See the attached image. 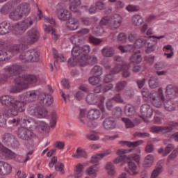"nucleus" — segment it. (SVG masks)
I'll list each match as a JSON object with an SVG mask.
<instances>
[{"instance_id": "obj_1", "label": "nucleus", "mask_w": 178, "mask_h": 178, "mask_svg": "<svg viewBox=\"0 0 178 178\" xmlns=\"http://www.w3.org/2000/svg\"><path fill=\"white\" fill-rule=\"evenodd\" d=\"M38 38H40V32L37 31V29L32 28L27 31L25 39L24 40L21 39L24 43L13 45L10 48V52L14 54H20L29 48L28 45H32V44L37 42Z\"/></svg>"}, {"instance_id": "obj_2", "label": "nucleus", "mask_w": 178, "mask_h": 178, "mask_svg": "<svg viewBox=\"0 0 178 178\" xmlns=\"http://www.w3.org/2000/svg\"><path fill=\"white\" fill-rule=\"evenodd\" d=\"M15 86H11L10 91L13 94L22 92L23 90L29 88V84H35L38 81V77L35 74H24L22 76H18L15 79Z\"/></svg>"}, {"instance_id": "obj_3", "label": "nucleus", "mask_w": 178, "mask_h": 178, "mask_svg": "<svg viewBox=\"0 0 178 178\" xmlns=\"http://www.w3.org/2000/svg\"><path fill=\"white\" fill-rule=\"evenodd\" d=\"M178 97V88L173 85H168L166 87L165 96L164 99L163 106L167 112H173L176 111V103L172 101Z\"/></svg>"}, {"instance_id": "obj_4", "label": "nucleus", "mask_w": 178, "mask_h": 178, "mask_svg": "<svg viewBox=\"0 0 178 178\" xmlns=\"http://www.w3.org/2000/svg\"><path fill=\"white\" fill-rule=\"evenodd\" d=\"M25 97L30 101L38 99L42 105L44 106H51L54 103V97L49 93H40L38 90H31L25 93Z\"/></svg>"}, {"instance_id": "obj_5", "label": "nucleus", "mask_w": 178, "mask_h": 178, "mask_svg": "<svg viewBox=\"0 0 178 178\" xmlns=\"http://www.w3.org/2000/svg\"><path fill=\"white\" fill-rule=\"evenodd\" d=\"M50 125L49 126L45 122L42 121H36L33 118H30L29 120L23 119V122L26 123V126L29 127L30 129H37V127H40L41 126L42 130H47L48 127H55L56 126V120L58 119V115H56V112L53 111L50 115Z\"/></svg>"}, {"instance_id": "obj_6", "label": "nucleus", "mask_w": 178, "mask_h": 178, "mask_svg": "<svg viewBox=\"0 0 178 178\" xmlns=\"http://www.w3.org/2000/svg\"><path fill=\"white\" fill-rule=\"evenodd\" d=\"M19 58L24 63L38 62L40 60V53L35 49H30L26 52H22Z\"/></svg>"}, {"instance_id": "obj_7", "label": "nucleus", "mask_w": 178, "mask_h": 178, "mask_svg": "<svg viewBox=\"0 0 178 178\" xmlns=\"http://www.w3.org/2000/svg\"><path fill=\"white\" fill-rule=\"evenodd\" d=\"M24 111H26V102L15 99L11 108L7 110V115L8 116H17L19 112H24Z\"/></svg>"}, {"instance_id": "obj_8", "label": "nucleus", "mask_w": 178, "mask_h": 178, "mask_svg": "<svg viewBox=\"0 0 178 178\" xmlns=\"http://www.w3.org/2000/svg\"><path fill=\"white\" fill-rule=\"evenodd\" d=\"M33 26V19L31 17H28L26 19L19 22L17 25L13 26L14 33L16 35H22L30 27Z\"/></svg>"}, {"instance_id": "obj_9", "label": "nucleus", "mask_w": 178, "mask_h": 178, "mask_svg": "<svg viewBox=\"0 0 178 178\" xmlns=\"http://www.w3.org/2000/svg\"><path fill=\"white\" fill-rule=\"evenodd\" d=\"M17 136L19 138L24 140V141H30V140H33V138H35L37 137V135L32 129L24 127L18 128Z\"/></svg>"}, {"instance_id": "obj_10", "label": "nucleus", "mask_w": 178, "mask_h": 178, "mask_svg": "<svg viewBox=\"0 0 178 178\" xmlns=\"http://www.w3.org/2000/svg\"><path fill=\"white\" fill-rule=\"evenodd\" d=\"M2 143L10 148H17L20 143L16 136L10 133H5L2 136Z\"/></svg>"}, {"instance_id": "obj_11", "label": "nucleus", "mask_w": 178, "mask_h": 178, "mask_svg": "<svg viewBox=\"0 0 178 178\" xmlns=\"http://www.w3.org/2000/svg\"><path fill=\"white\" fill-rule=\"evenodd\" d=\"M31 115L35 116L38 119H42L48 115V111L37 104H32L29 109Z\"/></svg>"}, {"instance_id": "obj_12", "label": "nucleus", "mask_w": 178, "mask_h": 178, "mask_svg": "<svg viewBox=\"0 0 178 178\" xmlns=\"http://www.w3.org/2000/svg\"><path fill=\"white\" fill-rule=\"evenodd\" d=\"M153 94H154V95L150 97L152 106L156 108H161L162 106V102L165 101V96H163L162 88H159L158 92Z\"/></svg>"}, {"instance_id": "obj_13", "label": "nucleus", "mask_w": 178, "mask_h": 178, "mask_svg": "<svg viewBox=\"0 0 178 178\" xmlns=\"http://www.w3.org/2000/svg\"><path fill=\"white\" fill-rule=\"evenodd\" d=\"M104 120L103 127L105 130H113L116 129V120L115 118L110 116L108 117V114L104 113L102 115Z\"/></svg>"}, {"instance_id": "obj_14", "label": "nucleus", "mask_w": 178, "mask_h": 178, "mask_svg": "<svg viewBox=\"0 0 178 178\" xmlns=\"http://www.w3.org/2000/svg\"><path fill=\"white\" fill-rule=\"evenodd\" d=\"M60 5H61L63 8H58L56 10V16L59 20L67 22L68 19H70L72 14L70 11L65 8V4L63 3H60Z\"/></svg>"}, {"instance_id": "obj_15", "label": "nucleus", "mask_w": 178, "mask_h": 178, "mask_svg": "<svg viewBox=\"0 0 178 178\" xmlns=\"http://www.w3.org/2000/svg\"><path fill=\"white\" fill-rule=\"evenodd\" d=\"M123 22V18L119 14H114L110 17L109 27L111 30H118L120 26H122V22Z\"/></svg>"}, {"instance_id": "obj_16", "label": "nucleus", "mask_w": 178, "mask_h": 178, "mask_svg": "<svg viewBox=\"0 0 178 178\" xmlns=\"http://www.w3.org/2000/svg\"><path fill=\"white\" fill-rule=\"evenodd\" d=\"M78 60L81 66H88V65L92 66L95 63H97L98 58L95 56L85 55L82 56Z\"/></svg>"}, {"instance_id": "obj_17", "label": "nucleus", "mask_w": 178, "mask_h": 178, "mask_svg": "<svg viewBox=\"0 0 178 178\" xmlns=\"http://www.w3.org/2000/svg\"><path fill=\"white\" fill-rule=\"evenodd\" d=\"M86 102L89 105H95V104H104L105 102V97L98 96L95 93H89L86 97Z\"/></svg>"}, {"instance_id": "obj_18", "label": "nucleus", "mask_w": 178, "mask_h": 178, "mask_svg": "<svg viewBox=\"0 0 178 178\" xmlns=\"http://www.w3.org/2000/svg\"><path fill=\"white\" fill-rule=\"evenodd\" d=\"M168 143H170V140H163V144L165 145H167V146L165 149L163 147H161L158 149L159 154H161L162 156H168L169 153L172 152V151L175 149V145Z\"/></svg>"}, {"instance_id": "obj_19", "label": "nucleus", "mask_w": 178, "mask_h": 178, "mask_svg": "<svg viewBox=\"0 0 178 178\" xmlns=\"http://www.w3.org/2000/svg\"><path fill=\"white\" fill-rule=\"evenodd\" d=\"M71 55L72 56V58H70L68 60V63L71 66H74L76 62H79V59H80L81 56V51H80V48L76 46L72 48L71 51ZM77 56H80L77 58Z\"/></svg>"}, {"instance_id": "obj_20", "label": "nucleus", "mask_w": 178, "mask_h": 178, "mask_svg": "<svg viewBox=\"0 0 178 178\" xmlns=\"http://www.w3.org/2000/svg\"><path fill=\"white\" fill-rule=\"evenodd\" d=\"M22 72H23V67L19 65L14 64L8 67L7 69L8 77H12V76H19Z\"/></svg>"}, {"instance_id": "obj_21", "label": "nucleus", "mask_w": 178, "mask_h": 178, "mask_svg": "<svg viewBox=\"0 0 178 178\" xmlns=\"http://www.w3.org/2000/svg\"><path fill=\"white\" fill-rule=\"evenodd\" d=\"M111 154H112V149H108L104 150L102 153L93 155L90 160V163H98L101 159H104L105 156H108V155H111Z\"/></svg>"}, {"instance_id": "obj_22", "label": "nucleus", "mask_w": 178, "mask_h": 178, "mask_svg": "<svg viewBox=\"0 0 178 178\" xmlns=\"http://www.w3.org/2000/svg\"><path fill=\"white\" fill-rule=\"evenodd\" d=\"M12 173V165L5 161H0V175L8 176Z\"/></svg>"}, {"instance_id": "obj_23", "label": "nucleus", "mask_w": 178, "mask_h": 178, "mask_svg": "<svg viewBox=\"0 0 178 178\" xmlns=\"http://www.w3.org/2000/svg\"><path fill=\"white\" fill-rule=\"evenodd\" d=\"M34 6L38 10V20H44L46 23H49L50 24H53L54 26L56 24V22H55L54 18L49 19V17H44V15H42V11L40 9V8H38V4L35 3Z\"/></svg>"}, {"instance_id": "obj_24", "label": "nucleus", "mask_w": 178, "mask_h": 178, "mask_svg": "<svg viewBox=\"0 0 178 178\" xmlns=\"http://www.w3.org/2000/svg\"><path fill=\"white\" fill-rule=\"evenodd\" d=\"M129 152H131V149H120L118 150L116 154L117 155H119V156L114 160V163H120V162H124L126 159V156L124 154H129Z\"/></svg>"}, {"instance_id": "obj_25", "label": "nucleus", "mask_w": 178, "mask_h": 178, "mask_svg": "<svg viewBox=\"0 0 178 178\" xmlns=\"http://www.w3.org/2000/svg\"><path fill=\"white\" fill-rule=\"evenodd\" d=\"M152 113H154V111L149 104H145L140 106V114L143 118H151Z\"/></svg>"}, {"instance_id": "obj_26", "label": "nucleus", "mask_w": 178, "mask_h": 178, "mask_svg": "<svg viewBox=\"0 0 178 178\" xmlns=\"http://www.w3.org/2000/svg\"><path fill=\"white\" fill-rule=\"evenodd\" d=\"M67 22L66 27L67 30H70L71 31H73L74 30H77L79 29V19L77 18L70 17V19H68Z\"/></svg>"}, {"instance_id": "obj_27", "label": "nucleus", "mask_w": 178, "mask_h": 178, "mask_svg": "<svg viewBox=\"0 0 178 178\" xmlns=\"http://www.w3.org/2000/svg\"><path fill=\"white\" fill-rule=\"evenodd\" d=\"M13 30V26L10 23L3 22L0 24V35H5Z\"/></svg>"}, {"instance_id": "obj_28", "label": "nucleus", "mask_w": 178, "mask_h": 178, "mask_svg": "<svg viewBox=\"0 0 178 178\" xmlns=\"http://www.w3.org/2000/svg\"><path fill=\"white\" fill-rule=\"evenodd\" d=\"M0 152H2L3 155L8 159H15L16 158V153L12 152L7 147H3V145L0 143Z\"/></svg>"}, {"instance_id": "obj_29", "label": "nucleus", "mask_w": 178, "mask_h": 178, "mask_svg": "<svg viewBox=\"0 0 178 178\" xmlns=\"http://www.w3.org/2000/svg\"><path fill=\"white\" fill-rule=\"evenodd\" d=\"M17 9L21 13V15L23 16H27V15L30 14V12L31 11V8L30 7V4L27 3H22L20 5L17 6Z\"/></svg>"}, {"instance_id": "obj_30", "label": "nucleus", "mask_w": 178, "mask_h": 178, "mask_svg": "<svg viewBox=\"0 0 178 178\" xmlns=\"http://www.w3.org/2000/svg\"><path fill=\"white\" fill-rule=\"evenodd\" d=\"M87 118L90 120H97L101 118V111L97 108H92L88 111Z\"/></svg>"}, {"instance_id": "obj_31", "label": "nucleus", "mask_w": 178, "mask_h": 178, "mask_svg": "<svg viewBox=\"0 0 178 178\" xmlns=\"http://www.w3.org/2000/svg\"><path fill=\"white\" fill-rule=\"evenodd\" d=\"M15 97L11 95H3L0 97L1 103L5 106H13L15 102Z\"/></svg>"}, {"instance_id": "obj_32", "label": "nucleus", "mask_w": 178, "mask_h": 178, "mask_svg": "<svg viewBox=\"0 0 178 178\" xmlns=\"http://www.w3.org/2000/svg\"><path fill=\"white\" fill-rule=\"evenodd\" d=\"M102 54L105 58H111L113 55H115V49L110 46H106L102 49Z\"/></svg>"}, {"instance_id": "obj_33", "label": "nucleus", "mask_w": 178, "mask_h": 178, "mask_svg": "<svg viewBox=\"0 0 178 178\" xmlns=\"http://www.w3.org/2000/svg\"><path fill=\"white\" fill-rule=\"evenodd\" d=\"M120 144H124L127 145L129 148H136L137 147H140L142 144H144V140H139L134 142L131 141H120Z\"/></svg>"}, {"instance_id": "obj_34", "label": "nucleus", "mask_w": 178, "mask_h": 178, "mask_svg": "<svg viewBox=\"0 0 178 178\" xmlns=\"http://www.w3.org/2000/svg\"><path fill=\"white\" fill-rule=\"evenodd\" d=\"M163 161H159L156 166V168L152 171L151 178H156L159 175L163 172V167L162 166Z\"/></svg>"}, {"instance_id": "obj_35", "label": "nucleus", "mask_w": 178, "mask_h": 178, "mask_svg": "<svg viewBox=\"0 0 178 178\" xmlns=\"http://www.w3.org/2000/svg\"><path fill=\"white\" fill-rule=\"evenodd\" d=\"M128 168L129 169L127 170V172L129 173L131 176H136L138 175V172H137V165H136L135 162L128 161Z\"/></svg>"}, {"instance_id": "obj_36", "label": "nucleus", "mask_w": 178, "mask_h": 178, "mask_svg": "<svg viewBox=\"0 0 178 178\" xmlns=\"http://www.w3.org/2000/svg\"><path fill=\"white\" fill-rule=\"evenodd\" d=\"M72 158L76 159H81V158H87V152L84 151L81 147H78L76 151V154H72Z\"/></svg>"}, {"instance_id": "obj_37", "label": "nucleus", "mask_w": 178, "mask_h": 178, "mask_svg": "<svg viewBox=\"0 0 178 178\" xmlns=\"http://www.w3.org/2000/svg\"><path fill=\"white\" fill-rule=\"evenodd\" d=\"M131 22L133 26H141L144 23V19L141 15L137 14L132 17Z\"/></svg>"}, {"instance_id": "obj_38", "label": "nucleus", "mask_w": 178, "mask_h": 178, "mask_svg": "<svg viewBox=\"0 0 178 178\" xmlns=\"http://www.w3.org/2000/svg\"><path fill=\"white\" fill-rule=\"evenodd\" d=\"M140 50L135 52L130 58V60L131 63H140V62L143 60V58L141 57V55H140Z\"/></svg>"}, {"instance_id": "obj_39", "label": "nucleus", "mask_w": 178, "mask_h": 178, "mask_svg": "<svg viewBox=\"0 0 178 178\" xmlns=\"http://www.w3.org/2000/svg\"><path fill=\"white\" fill-rule=\"evenodd\" d=\"M53 56L54 59H56V60L54 61L55 67H56L58 62H65V57L62 54H58V51H56V49H53Z\"/></svg>"}, {"instance_id": "obj_40", "label": "nucleus", "mask_w": 178, "mask_h": 178, "mask_svg": "<svg viewBox=\"0 0 178 178\" xmlns=\"http://www.w3.org/2000/svg\"><path fill=\"white\" fill-rule=\"evenodd\" d=\"M9 17L10 19H11V20H13L14 22H17V20H20V19H22L23 16L20 13V11L15 10L9 14Z\"/></svg>"}, {"instance_id": "obj_41", "label": "nucleus", "mask_w": 178, "mask_h": 178, "mask_svg": "<svg viewBox=\"0 0 178 178\" xmlns=\"http://www.w3.org/2000/svg\"><path fill=\"white\" fill-rule=\"evenodd\" d=\"M98 164H95L87 169V173L89 176L97 177V172H98Z\"/></svg>"}, {"instance_id": "obj_42", "label": "nucleus", "mask_w": 178, "mask_h": 178, "mask_svg": "<svg viewBox=\"0 0 178 178\" xmlns=\"http://www.w3.org/2000/svg\"><path fill=\"white\" fill-rule=\"evenodd\" d=\"M118 49L124 54L126 52H134L136 49L133 44H127L125 46H119Z\"/></svg>"}, {"instance_id": "obj_43", "label": "nucleus", "mask_w": 178, "mask_h": 178, "mask_svg": "<svg viewBox=\"0 0 178 178\" xmlns=\"http://www.w3.org/2000/svg\"><path fill=\"white\" fill-rule=\"evenodd\" d=\"M84 169V165L81 163H79L76 166V170L74 173V176L75 177H81L84 174V172L83 170Z\"/></svg>"}, {"instance_id": "obj_44", "label": "nucleus", "mask_w": 178, "mask_h": 178, "mask_svg": "<svg viewBox=\"0 0 178 178\" xmlns=\"http://www.w3.org/2000/svg\"><path fill=\"white\" fill-rule=\"evenodd\" d=\"M124 113L126 116H133L136 113L134 106L131 104H127L124 107Z\"/></svg>"}, {"instance_id": "obj_45", "label": "nucleus", "mask_w": 178, "mask_h": 178, "mask_svg": "<svg viewBox=\"0 0 178 178\" xmlns=\"http://www.w3.org/2000/svg\"><path fill=\"white\" fill-rule=\"evenodd\" d=\"M90 73L93 74V76H102L103 70L102 67L99 65H95L93 68L91 70Z\"/></svg>"}, {"instance_id": "obj_46", "label": "nucleus", "mask_w": 178, "mask_h": 178, "mask_svg": "<svg viewBox=\"0 0 178 178\" xmlns=\"http://www.w3.org/2000/svg\"><path fill=\"white\" fill-rule=\"evenodd\" d=\"M88 82L90 86H98L101 83V78L95 75L88 78Z\"/></svg>"}, {"instance_id": "obj_47", "label": "nucleus", "mask_w": 178, "mask_h": 178, "mask_svg": "<svg viewBox=\"0 0 178 178\" xmlns=\"http://www.w3.org/2000/svg\"><path fill=\"white\" fill-rule=\"evenodd\" d=\"M106 170L110 176H113L115 175V165H113V163L108 162L106 165Z\"/></svg>"}, {"instance_id": "obj_48", "label": "nucleus", "mask_w": 178, "mask_h": 178, "mask_svg": "<svg viewBox=\"0 0 178 178\" xmlns=\"http://www.w3.org/2000/svg\"><path fill=\"white\" fill-rule=\"evenodd\" d=\"M149 87L151 88H157L159 87V80L155 77H151L149 81Z\"/></svg>"}, {"instance_id": "obj_49", "label": "nucleus", "mask_w": 178, "mask_h": 178, "mask_svg": "<svg viewBox=\"0 0 178 178\" xmlns=\"http://www.w3.org/2000/svg\"><path fill=\"white\" fill-rule=\"evenodd\" d=\"M44 30L45 33H51L52 35H54V40L59 38V36L55 33V29H53L51 25L44 24Z\"/></svg>"}, {"instance_id": "obj_50", "label": "nucleus", "mask_w": 178, "mask_h": 178, "mask_svg": "<svg viewBox=\"0 0 178 178\" xmlns=\"http://www.w3.org/2000/svg\"><path fill=\"white\" fill-rule=\"evenodd\" d=\"M90 51H91V47H90V45L85 44L81 48H80V52H81L80 58H81L82 56H85V55H87V54H90Z\"/></svg>"}, {"instance_id": "obj_51", "label": "nucleus", "mask_w": 178, "mask_h": 178, "mask_svg": "<svg viewBox=\"0 0 178 178\" xmlns=\"http://www.w3.org/2000/svg\"><path fill=\"white\" fill-rule=\"evenodd\" d=\"M11 9H12V4L10 3H7L1 7V13L3 15H8V13L10 12Z\"/></svg>"}, {"instance_id": "obj_52", "label": "nucleus", "mask_w": 178, "mask_h": 178, "mask_svg": "<svg viewBox=\"0 0 178 178\" xmlns=\"http://www.w3.org/2000/svg\"><path fill=\"white\" fill-rule=\"evenodd\" d=\"M70 41L72 42V44H74V45H79L81 42H83V40L80 36L75 35H72L70 38Z\"/></svg>"}, {"instance_id": "obj_53", "label": "nucleus", "mask_w": 178, "mask_h": 178, "mask_svg": "<svg viewBox=\"0 0 178 178\" xmlns=\"http://www.w3.org/2000/svg\"><path fill=\"white\" fill-rule=\"evenodd\" d=\"M71 5L70 6V9L72 12H75L74 9L77 8V6H80L81 5V1L80 0H70Z\"/></svg>"}, {"instance_id": "obj_54", "label": "nucleus", "mask_w": 178, "mask_h": 178, "mask_svg": "<svg viewBox=\"0 0 178 178\" xmlns=\"http://www.w3.org/2000/svg\"><path fill=\"white\" fill-rule=\"evenodd\" d=\"M145 44H147V42L145 41V40L144 39H138L136 40L134 47V48H137V49H140V48H143V45H145Z\"/></svg>"}, {"instance_id": "obj_55", "label": "nucleus", "mask_w": 178, "mask_h": 178, "mask_svg": "<svg viewBox=\"0 0 178 178\" xmlns=\"http://www.w3.org/2000/svg\"><path fill=\"white\" fill-rule=\"evenodd\" d=\"M124 69V65L122 64H116V65L112 69L111 73L113 74H118L120 72Z\"/></svg>"}, {"instance_id": "obj_56", "label": "nucleus", "mask_w": 178, "mask_h": 178, "mask_svg": "<svg viewBox=\"0 0 178 178\" xmlns=\"http://www.w3.org/2000/svg\"><path fill=\"white\" fill-rule=\"evenodd\" d=\"M118 41L121 42V44H126L127 42V36L124 33H120L117 37Z\"/></svg>"}, {"instance_id": "obj_57", "label": "nucleus", "mask_w": 178, "mask_h": 178, "mask_svg": "<svg viewBox=\"0 0 178 178\" xmlns=\"http://www.w3.org/2000/svg\"><path fill=\"white\" fill-rule=\"evenodd\" d=\"M127 86V82L126 81H120L116 84L115 90L116 91H122Z\"/></svg>"}, {"instance_id": "obj_58", "label": "nucleus", "mask_w": 178, "mask_h": 178, "mask_svg": "<svg viewBox=\"0 0 178 178\" xmlns=\"http://www.w3.org/2000/svg\"><path fill=\"white\" fill-rule=\"evenodd\" d=\"M112 99L118 104H123V102H124V100L123 99V97H122V95L120 93L115 94Z\"/></svg>"}, {"instance_id": "obj_59", "label": "nucleus", "mask_w": 178, "mask_h": 178, "mask_svg": "<svg viewBox=\"0 0 178 178\" xmlns=\"http://www.w3.org/2000/svg\"><path fill=\"white\" fill-rule=\"evenodd\" d=\"M129 69H130V65L129 64L124 65V68H122L123 70V77L125 79L127 77H129L130 74V71H129Z\"/></svg>"}, {"instance_id": "obj_60", "label": "nucleus", "mask_w": 178, "mask_h": 178, "mask_svg": "<svg viewBox=\"0 0 178 178\" xmlns=\"http://www.w3.org/2000/svg\"><path fill=\"white\" fill-rule=\"evenodd\" d=\"M126 9L128 12H138L140 10V6L129 4L126 7Z\"/></svg>"}, {"instance_id": "obj_61", "label": "nucleus", "mask_w": 178, "mask_h": 178, "mask_svg": "<svg viewBox=\"0 0 178 178\" xmlns=\"http://www.w3.org/2000/svg\"><path fill=\"white\" fill-rule=\"evenodd\" d=\"M89 42L91 44H94V45H99V44H101V42H102V40H101L99 38H97L94 36H90L89 38Z\"/></svg>"}, {"instance_id": "obj_62", "label": "nucleus", "mask_w": 178, "mask_h": 178, "mask_svg": "<svg viewBox=\"0 0 178 178\" xmlns=\"http://www.w3.org/2000/svg\"><path fill=\"white\" fill-rule=\"evenodd\" d=\"M122 122H124V123H125V125H126L127 129H130L131 127H134V123H133L130 120V119L122 118Z\"/></svg>"}, {"instance_id": "obj_63", "label": "nucleus", "mask_w": 178, "mask_h": 178, "mask_svg": "<svg viewBox=\"0 0 178 178\" xmlns=\"http://www.w3.org/2000/svg\"><path fill=\"white\" fill-rule=\"evenodd\" d=\"M6 59H9L8 52L3 50H0V62H3L4 60H6Z\"/></svg>"}, {"instance_id": "obj_64", "label": "nucleus", "mask_w": 178, "mask_h": 178, "mask_svg": "<svg viewBox=\"0 0 178 178\" xmlns=\"http://www.w3.org/2000/svg\"><path fill=\"white\" fill-rule=\"evenodd\" d=\"M104 27H102V25L97 26L95 29H94V33L96 34V35H102L104 34Z\"/></svg>"}]
</instances>
